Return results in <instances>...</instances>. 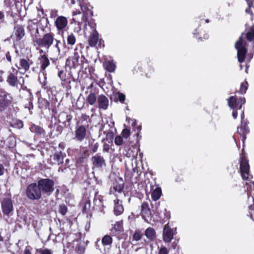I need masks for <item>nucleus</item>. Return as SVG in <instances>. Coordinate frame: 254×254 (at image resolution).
I'll return each mask as SVG.
<instances>
[{
  "label": "nucleus",
  "instance_id": "obj_25",
  "mask_svg": "<svg viewBox=\"0 0 254 254\" xmlns=\"http://www.w3.org/2000/svg\"><path fill=\"white\" fill-rule=\"evenodd\" d=\"M94 204L97 209L102 211L105 207L103 204V197L101 195H96L94 199Z\"/></svg>",
  "mask_w": 254,
  "mask_h": 254
},
{
  "label": "nucleus",
  "instance_id": "obj_51",
  "mask_svg": "<svg viewBox=\"0 0 254 254\" xmlns=\"http://www.w3.org/2000/svg\"><path fill=\"white\" fill-rule=\"evenodd\" d=\"M114 189L116 191L120 192L123 189V185H119V186H114Z\"/></svg>",
  "mask_w": 254,
  "mask_h": 254
},
{
  "label": "nucleus",
  "instance_id": "obj_3",
  "mask_svg": "<svg viewBox=\"0 0 254 254\" xmlns=\"http://www.w3.org/2000/svg\"><path fill=\"white\" fill-rule=\"evenodd\" d=\"M55 40L54 34L52 33H46L43 38H34L33 44L35 46H38L45 48L47 51L53 45Z\"/></svg>",
  "mask_w": 254,
  "mask_h": 254
},
{
  "label": "nucleus",
  "instance_id": "obj_41",
  "mask_svg": "<svg viewBox=\"0 0 254 254\" xmlns=\"http://www.w3.org/2000/svg\"><path fill=\"white\" fill-rule=\"evenodd\" d=\"M123 142V138L120 135L117 136L115 138V143L117 145H121Z\"/></svg>",
  "mask_w": 254,
  "mask_h": 254
},
{
  "label": "nucleus",
  "instance_id": "obj_1",
  "mask_svg": "<svg viewBox=\"0 0 254 254\" xmlns=\"http://www.w3.org/2000/svg\"><path fill=\"white\" fill-rule=\"evenodd\" d=\"M246 39L249 42L254 43V24L248 30L247 33H243L239 41L235 43V48L237 51V58L239 62L242 64L244 62L247 52V44Z\"/></svg>",
  "mask_w": 254,
  "mask_h": 254
},
{
  "label": "nucleus",
  "instance_id": "obj_19",
  "mask_svg": "<svg viewBox=\"0 0 254 254\" xmlns=\"http://www.w3.org/2000/svg\"><path fill=\"white\" fill-rule=\"evenodd\" d=\"M9 95L4 92L0 93V106L4 107L10 103Z\"/></svg>",
  "mask_w": 254,
  "mask_h": 254
},
{
  "label": "nucleus",
  "instance_id": "obj_50",
  "mask_svg": "<svg viewBox=\"0 0 254 254\" xmlns=\"http://www.w3.org/2000/svg\"><path fill=\"white\" fill-rule=\"evenodd\" d=\"M118 99L121 102H123L125 100V95L122 93H118Z\"/></svg>",
  "mask_w": 254,
  "mask_h": 254
},
{
  "label": "nucleus",
  "instance_id": "obj_20",
  "mask_svg": "<svg viewBox=\"0 0 254 254\" xmlns=\"http://www.w3.org/2000/svg\"><path fill=\"white\" fill-rule=\"evenodd\" d=\"M13 72H10L7 78V82L9 85L14 86L16 85L17 82V77L16 74L17 70L14 68H12Z\"/></svg>",
  "mask_w": 254,
  "mask_h": 254
},
{
  "label": "nucleus",
  "instance_id": "obj_42",
  "mask_svg": "<svg viewBox=\"0 0 254 254\" xmlns=\"http://www.w3.org/2000/svg\"><path fill=\"white\" fill-rule=\"evenodd\" d=\"M40 254H52V252L47 249H40L37 251Z\"/></svg>",
  "mask_w": 254,
  "mask_h": 254
},
{
  "label": "nucleus",
  "instance_id": "obj_33",
  "mask_svg": "<svg viewBox=\"0 0 254 254\" xmlns=\"http://www.w3.org/2000/svg\"><path fill=\"white\" fill-rule=\"evenodd\" d=\"M123 222L122 221L117 222L112 230V233L114 234V231H116L117 233H120L123 230Z\"/></svg>",
  "mask_w": 254,
  "mask_h": 254
},
{
  "label": "nucleus",
  "instance_id": "obj_48",
  "mask_svg": "<svg viewBox=\"0 0 254 254\" xmlns=\"http://www.w3.org/2000/svg\"><path fill=\"white\" fill-rule=\"evenodd\" d=\"M76 105L78 109H81L84 106V102L81 101L79 98L77 101Z\"/></svg>",
  "mask_w": 254,
  "mask_h": 254
},
{
  "label": "nucleus",
  "instance_id": "obj_64",
  "mask_svg": "<svg viewBox=\"0 0 254 254\" xmlns=\"http://www.w3.org/2000/svg\"><path fill=\"white\" fill-rule=\"evenodd\" d=\"M78 14H80V12H77L76 11H73V12H72V15L74 16H76V15H77Z\"/></svg>",
  "mask_w": 254,
  "mask_h": 254
},
{
  "label": "nucleus",
  "instance_id": "obj_55",
  "mask_svg": "<svg viewBox=\"0 0 254 254\" xmlns=\"http://www.w3.org/2000/svg\"><path fill=\"white\" fill-rule=\"evenodd\" d=\"M6 59L7 60V61L8 62H11V56L10 55V53L9 52H7L6 53Z\"/></svg>",
  "mask_w": 254,
  "mask_h": 254
},
{
  "label": "nucleus",
  "instance_id": "obj_36",
  "mask_svg": "<svg viewBox=\"0 0 254 254\" xmlns=\"http://www.w3.org/2000/svg\"><path fill=\"white\" fill-rule=\"evenodd\" d=\"M248 83L247 81H244L241 84V87H240V89L239 90V92L242 94H245L248 89Z\"/></svg>",
  "mask_w": 254,
  "mask_h": 254
},
{
  "label": "nucleus",
  "instance_id": "obj_57",
  "mask_svg": "<svg viewBox=\"0 0 254 254\" xmlns=\"http://www.w3.org/2000/svg\"><path fill=\"white\" fill-rule=\"evenodd\" d=\"M4 173V167L3 166L0 164V176L2 175Z\"/></svg>",
  "mask_w": 254,
  "mask_h": 254
},
{
  "label": "nucleus",
  "instance_id": "obj_35",
  "mask_svg": "<svg viewBox=\"0 0 254 254\" xmlns=\"http://www.w3.org/2000/svg\"><path fill=\"white\" fill-rule=\"evenodd\" d=\"M90 121L89 116L85 114H82L80 120L78 122L77 125L87 124L89 125L88 122Z\"/></svg>",
  "mask_w": 254,
  "mask_h": 254
},
{
  "label": "nucleus",
  "instance_id": "obj_11",
  "mask_svg": "<svg viewBox=\"0 0 254 254\" xmlns=\"http://www.w3.org/2000/svg\"><path fill=\"white\" fill-rule=\"evenodd\" d=\"M1 209L3 213L9 215L13 209V203L11 198H4L1 202Z\"/></svg>",
  "mask_w": 254,
  "mask_h": 254
},
{
  "label": "nucleus",
  "instance_id": "obj_32",
  "mask_svg": "<svg viewBox=\"0 0 254 254\" xmlns=\"http://www.w3.org/2000/svg\"><path fill=\"white\" fill-rule=\"evenodd\" d=\"M102 243L104 246L110 247L112 243V238L109 235H105L102 239Z\"/></svg>",
  "mask_w": 254,
  "mask_h": 254
},
{
  "label": "nucleus",
  "instance_id": "obj_31",
  "mask_svg": "<svg viewBox=\"0 0 254 254\" xmlns=\"http://www.w3.org/2000/svg\"><path fill=\"white\" fill-rule=\"evenodd\" d=\"M162 190L160 188H156L152 192L151 198L154 200L156 201L159 199L161 195Z\"/></svg>",
  "mask_w": 254,
  "mask_h": 254
},
{
  "label": "nucleus",
  "instance_id": "obj_44",
  "mask_svg": "<svg viewBox=\"0 0 254 254\" xmlns=\"http://www.w3.org/2000/svg\"><path fill=\"white\" fill-rule=\"evenodd\" d=\"M159 252L158 254H168L169 252L168 249L164 246H161L158 248Z\"/></svg>",
  "mask_w": 254,
  "mask_h": 254
},
{
  "label": "nucleus",
  "instance_id": "obj_56",
  "mask_svg": "<svg viewBox=\"0 0 254 254\" xmlns=\"http://www.w3.org/2000/svg\"><path fill=\"white\" fill-rule=\"evenodd\" d=\"M109 150V146L108 144H104L103 146V151L108 152Z\"/></svg>",
  "mask_w": 254,
  "mask_h": 254
},
{
  "label": "nucleus",
  "instance_id": "obj_28",
  "mask_svg": "<svg viewBox=\"0 0 254 254\" xmlns=\"http://www.w3.org/2000/svg\"><path fill=\"white\" fill-rule=\"evenodd\" d=\"M145 235L150 240H153L156 237V232L153 228H148L145 232Z\"/></svg>",
  "mask_w": 254,
  "mask_h": 254
},
{
  "label": "nucleus",
  "instance_id": "obj_23",
  "mask_svg": "<svg viewBox=\"0 0 254 254\" xmlns=\"http://www.w3.org/2000/svg\"><path fill=\"white\" fill-rule=\"evenodd\" d=\"M65 155V154L63 153L62 151L61 150L59 151H57L55 152L52 157V159L54 160V164H57L60 165L61 164L63 163L64 162V157Z\"/></svg>",
  "mask_w": 254,
  "mask_h": 254
},
{
  "label": "nucleus",
  "instance_id": "obj_37",
  "mask_svg": "<svg viewBox=\"0 0 254 254\" xmlns=\"http://www.w3.org/2000/svg\"><path fill=\"white\" fill-rule=\"evenodd\" d=\"M55 41L56 42V45H55V47L57 49L59 54H60L62 48H65L64 47V43H63L61 42V41L57 40V39H55Z\"/></svg>",
  "mask_w": 254,
  "mask_h": 254
},
{
  "label": "nucleus",
  "instance_id": "obj_59",
  "mask_svg": "<svg viewBox=\"0 0 254 254\" xmlns=\"http://www.w3.org/2000/svg\"><path fill=\"white\" fill-rule=\"evenodd\" d=\"M254 53V45L253 44V49L252 50L250 56V60L253 58Z\"/></svg>",
  "mask_w": 254,
  "mask_h": 254
},
{
  "label": "nucleus",
  "instance_id": "obj_45",
  "mask_svg": "<svg viewBox=\"0 0 254 254\" xmlns=\"http://www.w3.org/2000/svg\"><path fill=\"white\" fill-rule=\"evenodd\" d=\"M245 0L247 2L248 5L249 6V8H248L246 9V12L247 13H251V14H252L253 13L251 12L250 9L253 5V1H250V0Z\"/></svg>",
  "mask_w": 254,
  "mask_h": 254
},
{
  "label": "nucleus",
  "instance_id": "obj_12",
  "mask_svg": "<svg viewBox=\"0 0 254 254\" xmlns=\"http://www.w3.org/2000/svg\"><path fill=\"white\" fill-rule=\"evenodd\" d=\"M251 183L253 184V187L251 185L249 184L248 183H246V185L247 186V191L248 193V197L249 201H250L251 200L253 202V204H250L249 206V209L251 211L249 212V214L248 215L250 217L251 219L254 221V218L253 217L254 215V197L253 196H251L250 190H254V181L252 182Z\"/></svg>",
  "mask_w": 254,
  "mask_h": 254
},
{
  "label": "nucleus",
  "instance_id": "obj_13",
  "mask_svg": "<svg viewBox=\"0 0 254 254\" xmlns=\"http://www.w3.org/2000/svg\"><path fill=\"white\" fill-rule=\"evenodd\" d=\"M93 168L101 169L105 167L106 162L104 158L99 154H97L91 158Z\"/></svg>",
  "mask_w": 254,
  "mask_h": 254
},
{
  "label": "nucleus",
  "instance_id": "obj_17",
  "mask_svg": "<svg viewBox=\"0 0 254 254\" xmlns=\"http://www.w3.org/2000/svg\"><path fill=\"white\" fill-rule=\"evenodd\" d=\"M14 37L16 41H20L25 36L24 27L21 25H16L14 29Z\"/></svg>",
  "mask_w": 254,
  "mask_h": 254
},
{
  "label": "nucleus",
  "instance_id": "obj_16",
  "mask_svg": "<svg viewBox=\"0 0 254 254\" xmlns=\"http://www.w3.org/2000/svg\"><path fill=\"white\" fill-rule=\"evenodd\" d=\"M27 29L31 34L32 41L33 42L34 38H38L37 37V34H39L38 24L36 23L30 21L28 23Z\"/></svg>",
  "mask_w": 254,
  "mask_h": 254
},
{
  "label": "nucleus",
  "instance_id": "obj_18",
  "mask_svg": "<svg viewBox=\"0 0 254 254\" xmlns=\"http://www.w3.org/2000/svg\"><path fill=\"white\" fill-rule=\"evenodd\" d=\"M32 64L33 62L31 60L22 59L20 60L19 65L16 66L18 69L23 70V73H25L29 69L30 65Z\"/></svg>",
  "mask_w": 254,
  "mask_h": 254
},
{
  "label": "nucleus",
  "instance_id": "obj_2",
  "mask_svg": "<svg viewBox=\"0 0 254 254\" xmlns=\"http://www.w3.org/2000/svg\"><path fill=\"white\" fill-rule=\"evenodd\" d=\"M81 9L83 12V16L81 21H78L76 17H73L72 19V21L73 22L77 23L78 25H80L83 22L84 23V34H86V32L88 31V19L89 17H91L93 15V11L90 9L87 5L86 4H80Z\"/></svg>",
  "mask_w": 254,
  "mask_h": 254
},
{
  "label": "nucleus",
  "instance_id": "obj_21",
  "mask_svg": "<svg viewBox=\"0 0 254 254\" xmlns=\"http://www.w3.org/2000/svg\"><path fill=\"white\" fill-rule=\"evenodd\" d=\"M99 107L103 110H106L109 105L108 99L104 95H100L97 99Z\"/></svg>",
  "mask_w": 254,
  "mask_h": 254
},
{
  "label": "nucleus",
  "instance_id": "obj_49",
  "mask_svg": "<svg viewBox=\"0 0 254 254\" xmlns=\"http://www.w3.org/2000/svg\"><path fill=\"white\" fill-rule=\"evenodd\" d=\"M104 134H106V139L107 140H112L113 138L114 134L112 132L109 131L106 132L105 131H103Z\"/></svg>",
  "mask_w": 254,
  "mask_h": 254
},
{
  "label": "nucleus",
  "instance_id": "obj_7",
  "mask_svg": "<svg viewBox=\"0 0 254 254\" xmlns=\"http://www.w3.org/2000/svg\"><path fill=\"white\" fill-rule=\"evenodd\" d=\"M41 193L50 195L54 191V182L49 179H43L38 181L37 183Z\"/></svg>",
  "mask_w": 254,
  "mask_h": 254
},
{
  "label": "nucleus",
  "instance_id": "obj_52",
  "mask_svg": "<svg viewBox=\"0 0 254 254\" xmlns=\"http://www.w3.org/2000/svg\"><path fill=\"white\" fill-rule=\"evenodd\" d=\"M72 119V116L70 115H66V122L68 123L67 126L70 125V121Z\"/></svg>",
  "mask_w": 254,
  "mask_h": 254
},
{
  "label": "nucleus",
  "instance_id": "obj_62",
  "mask_svg": "<svg viewBox=\"0 0 254 254\" xmlns=\"http://www.w3.org/2000/svg\"><path fill=\"white\" fill-rule=\"evenodd\" d=\"M24 254H31L30 251L26 248L24 250Z\"/></svg>",
  "mask_w": 254,
  "mask_h": 254
},
{
  "label": "nucleus",
  "instance_id": "obj_27",
  "mask_svg": "<svg viewBox=\"0 0 254 254\" xmlns=\"http://www.w3.org/2000/svg\"><path fill=\"white\" fill-rule=\"evenodd\" d=\"M30 129L31 132L38 135L44 134L45 133V130L43 128L35 124H32Z\"/></svg>",
  "mask_w": 254,
  "mask_h": 254
},
{
  "label": "nucleus",
  "instance_id": "obj_39",
  "mask_svg": "<svg viewBox=\"0 0 254 254\" xmlns=\"http://www.w3.org/2000/svg\"><path fill=\"white\" fill-rule=\"evenodd\" d=\"M76 41V38L75 36L73 34H70L68 35L67 38V42L68 44L70 45H73Z\"/></svg>",
  "mask_w": 254,
  "mask_h": 254
},
{
  "label": "nucleus",
  "instance_id": "obj_22",
  "mask_svg": "<svg viewBox=\"0 0 254 254\" xmlns=\"http://www.w3.org/2000/svg\"><path fill=\"white\" fill-rule=\"evenodd\" d=\"M55 24L58 29L62 30L66 26L67 20L65 17L60 16L57 18Z\"/></svg>",
  "mask_w": 254,
  "mask_h": 254
},
{
  "label": "nucleus",
  "instance_id": "obj_4",
  "mask_svg": "<svg viewBox=\"0 0 254 254\" xmlns=\"http://www.w3.org/2000/svg\"><path fill=\"white\" fill-rule=\"evenodd\" d=\"M84 58L80 57V53L77 51V49H74L73 56L68 58L66 61L65 67L69 70L75 69L83 64Z\"/></svg>",
  "mask_w": 254,
  "mask_h": 254
},
{
  "label": "nucleus",
  "instance_id": "obj_10",
  "mask_svg": "<svg viewBox=\"0 0 254 254\" xmlns=\"http://www.w3.org/2000/svg\"><path fill=\"white\" fill-rule=\"evenodd\" d=\"M227 100L229 107L233 110L241 109L243 105L246 102L245 98L237 99L235 96H231Z\"/></svg>",
  "mask_w": 254,
  "mask_h": 254
},
{
  "label": "nucleus",
  "instance_id": "obj_24",
  "mask_svg": "<svg viewBox=\"0 0 254 254\" xmlns=\"http://www.w3.org/2000/svg\"><path fill=\"white\" fill-rule=\"evenodd\" d=\"M115 206L114 208V214L116 215H120L124 211V207L122 205V201L119 199L114 201Z\"/></svg>",
  "mask_w": 254,
  "mask_h": 254
},
{
  "label": "nucleus",
  "instance_id": "obj_14",
  "mask_svg": "<svg viewBox=\"0 0 254 254\" xmlns=\"http://www.w3.org/2000/svg\"><path fill=\"white\" fill-rule=\"evenodd\" d=\"M173 230L167 224H166L163 229V239L165 243H169L173 238Z\"/></svg>",
  "mask_w": 254,
  "mask_h": 254
},
{
  "label": "nucleus",
  "instance_id": "obj_47",
  "mask_svg": "<svg viewBox=\"0 0 254 254\" xmlns=\"http://www.w3.org/2000/svg\"><path fill=\"white\" fill-rule=\"evenodd\" d=\"M123 136L125 138H128L130 135V131L128 129H124L122 132Z\"/></svg>",
  "mask_w": 254,
  "mask_h": 254
},
{
  "label": "nucleus",
  "instance_id": "obj_54",
  "mask_svg": "<svg viewBox=\"0 0 254 254\" xmlns=\"http://www.w3.org/2000/svg\"><path fill=\"white\" fill-rule=\"evenodd\" d=\"M233 112H232V116H233V117L234 119H237V116H238V113H237V110H236V109H234V110H233Z\"/></svg>",
  "mask_w": 254,
  "mask_h": 254
},
{
  "label": "nucleus",
  "instance_id": "obj_63",
  "mask_svg": "<svg viewBox=\"0 0 254 254\" xmlns=\"http://www.w3.org/2000/svg\"><path fill=\"white\" fill-rule=\"evenodd\" d=\"M4 14L2 12L0 11V19L2 20L4 18Z\"/></svg>",
  "mask_w": 254,
  "mask_h": 254
},
{
  "label": "nucleus",
  "instance_id": "obj_46",
  "mask_svg": "<svg viewBox=\"0 0 254 254\" xmlns=\"http://www.w3.org/2000/svg\"><path fill=\"white\" fill-rule=\"evenodd\" d=\"M42 76L43 77V81L41 80V76L40 75H39V79L40 80L41 84L42 85V86H44L46 84V77L45 76V73L44 71L42 72Z\"/></svg>",
  "mask_w": 254,
  "mask_h": 254
},
{
  "label": "nucleus",
  "instance_id": "obj_53",
  "mask_svg": "<svg viewBox=\"0 0 254 254\" xmlns=\"http://www.w3.org/2000/svg\"><path fill=\"white\" fill-rule=\"evenodd\" d=\"M98 148V144L96 143L94 144L93 147H92V151L93 152H96L97 151V149Z\"/></svg>",
  "mask_w": 254,
  "mask_h": 254
},
{
  "label": "nucleus",
  "instance_id": "obj_40",
  "mask_svg": "<svg viewBox=\"0 0 254 254\" xmlns=\"http://www.w3.org/2000/svg\"><path fill=\"white\" fill-rule=\"evenodd\" d=\"M59 211L62 215H64L67 212V207L64 204L60 205Z\"/></svg>",
  "mask_w": 254,
  "mask_h": 254
},
{
  "label": "nucleus",
  "instance_id": "obj_43",
  "mask_svg": "<svg viewBox=\"0 0 254 254\" xmlns=\"http://www.w3.org/2000/svg\"><path fill=\"white\" fill-rule=\"evenodd\" d=\"M142 237V235L140 232L136 231L133 236V240L135 241H139Z\"/></svg>",
  "mask_w": 254,
  "mask_h": 254
},
{
  "label": "nucleus",
  "instance_id": "obj_15",
  "mask_svg": "<svg viewBox=\"0 0 254 254\" xmlns=\"http://www.w3.org/2000/svg\"><path fill=\"white\" fill-rule=\"evenodd\" d=\"M141 214L142 218L146 222H148V219L151 216V211L149 207V205L147 202H143L141 206Z\"/></svg>",
  "mask_w": 254,
  "mask_h": 254
},
{
  "label": "nucleus",
  "instance_id": "obj_58",
  "mask_svg": "<svg viewBox=\"0 0 254 254\" xmlns=\"http://www.w3.org/2000/svg\"><path fill=\"white\" fill-rule=\"evenodd\" d=\"M59 146L62 150H64L65 148V143L64 142H60L59 144Z\"/></svg>",
  "mask_w": 254,
  "mask_h": 254
},
{
  "label": "nucleus",
  "instance_id": "obj_30",
  "mask_svg": "<svg viewBox=\"0 0 254 254\" xmlns=\"http://www.w3.org/2000/svg\"><path fill=\"white\" fill-rule=\"evenodd\" d=\"M237 131L240 134H242L243 136L244 139H246V135L249 133L250 129L246 123H245L244 125V127H238L237 128Z\"/></svg>",
  "mask_w": 254,
  "mask_h": 254
},
{
  "label": "nucleus",
  "instance_id": "obj_9",
  "mask_svg": "<svg viewBox=\"0 0 254 254\" xmlns=\"http://www.w3.org/2000/svg\"><path fill=\"white\" fill-rule=\"evenodd\" d=\"M240 172L244 180H248L250 176L249 174L250 166L246 157L242 154L240 158Z\"/></svg>",
  "mask_w": 254,
  "mask_h": 254
},
{
  "label": "nucleus",
  "instance_id": "obj_6",
  "mask_svg": "<svg viewBox=\"0 0 254 254\" xmlns=\"http://www.w3.org/2000/svg\"><path fill=\"white\" fill-rule=\"evenodd\" d=\"M26 194L27 197L30 200H38L41 198L42 196L40 189L36 183H32L29 185L26 190Z\"/></svg>",
  "mask_w": 254,
  "mask_h": 254
},
{
  "label": "nucleus",
  "instance_id": "obj_29",
  "mask_svg": "<svg viewBox=\"0 0 254 254\" xmlns=\"http://www.w3.org/2000/svg\"><path fill=\"white\" fill-rule=\"evenodd\" d=\"M104 66L105 69L110 72L114 71L116 69V64L113 61H109L105 62Z\"/></svg>",
  "mask_w": 254,
  "mask_h": 254
},
{
  "label": "nucleus",
  "instance_id": "obj_26",
  "mask_svg": "<svg viewBox=\"0 0 254 254\" xmlns=\"http://www.w3.org/2000/svg\"><path fill=\"white\" fill-rule=\"evenodd\" d=\"M40 60L41 70L44 71L47 67L50 65V61L47 56L43 54L41 56Z\"/></svg>",
  "mask_w": 254,
  "mask_h": 254
},
{
  "label": "nucleus",
  "instance_id": "obj_61",
  "mask_svg": "<svg viewBox=\"0 0 254 254\" xmlns=\"http://www.w3.org/2000/svg\"><path fill=\"white\" fill-rule=\"evenodd\" d=\"M5 4L7 6L9 5L11 3V0H4Z\"/></svg>",
  "mask_w": 254,
  "mask_h": 254
},
{
  "label": "nucleus",
  "instance_id": "obj_8",
  "mask_svg": "<svg viewBox=\"0 0 254 254\" xmlns=\"http://www.w3.org/2000/svg\"><path fill=\"white\" fill-rule=\"evenodd\" d=\"M87 25L90 27L91 31L89 39V45L91 47H94L96 45L99 40V34L96 29V23L93 20H90L88 22Z\"/></svg>",
  "mask_w": 254,
  "mask_h": 254
},
{
  "label": "nucleus",
  "instance_id": "obj_34",
  "mask_svg": "<svg viewBox=\"0 0 254 254\" xmlns=\"http://www.w3.org/2000/svg\"><path fill=\"white\" fill-rule=\"evenodd\" d=\"M97 100L95 94L93 93H90L86 98L87 102L91 105L94 104Z\"/></svg>",
  "mask_w": 254,
  "mask_h": 254
},
{
  "label": "nucleus",
  "instance_id": "obj_38",
  "mask_svg": "<svg viewBox=\"0 0 254 254\" xmlns=\"http://www.w3.org/2000/svg\"><path fill=\"white\" fill-rule=\"evenodd\" d=\"M123 154L128 158H134L135 156L134 153L131 148L125 150L123 152Z\"/></svg>",
  "mask_w": 254,
  "mask_h": 254
},
{
  "label": "nucleus",
  "instance_id": "obj_60",
  "mask_svg": "<svg viewBox=\"0 0 254 254\" xmlns=\"http://www.w3.org/2000/svg\"><path fill=\"white\" fill-rule=\"evenodd\" d=\"M17 126L19 128H22L23 126V123L21 121L18 122V124H17Z\"/></svg>",
  "mask_w": 254,
  "mask_h": 254
},
{
  "label": "nucleus",
  "instance_id": "obj_5",
  "mask_svg": "<svg viewBox=\"0 0 254 254\" xmlns=\"http://www.w3.org/2000/svg\"><path fill=\"white\" fill-rule=\"evenodd\" d=\"M89 125H77L73 139L78 142H82L88 137Z\"/></svg>",
  "mask_w": 254,
  "mask_h": 254
}]
</instances>
